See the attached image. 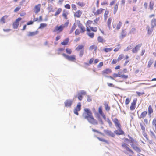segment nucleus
<instances>
[{
  "label": "nucleus",
  "instance_id": "48",
  "mask_svg": "<svg viewBox=\"0 0 156 156\" xmlns=\"http://www.w3.org/2000/svg\"><path fill=\"white\" fill-rule=\"evenodd\" d=\"M105 109L106 111H109L110 110V108L108 106L107 104L105 103Z\"/></svg>",
  "mask_w": 156,
  "mask_h": 156
},
{
  "label": "nucleus",
  "instance_id": "4",
  "mask_svg": "<svg viewBox=\"0 0 156 156\" xmlns=\"http://www.w3.org/2000/svg\"><path fill=\"white\" fill-rule=\"evenodd\" d=\"M69 24L68 22H66L64 24H62L60 26H56L55 28L53 31L55 32H58L60 33L62 32L64 29L66 27H67Z\"/></svg>",
  "mask_w": 156,
  "mask_h": 156
},
{
  "label": "nucleus",
  "instance_id": "41",
  "mask_svg": "<svg viewBox=\"0 0 156 156\" xmlns=\"http://www.w3.org/2000/svg\"><path fill=\"white\" fill-rule=\"evenodd\" d=\"M98 138L100 141L104 142L105 143L108 144H109L108 141L100 137H98Z\"/></svg>",
  "mask_w": 156,
  "mask_h": 156
},
{
  "label": "nucleus",
  "instance_id": "17",
  "mask_svg": "<svg viewBox=\"0 0 156 156\" xmlns=\"http://www.w3.org/2000/svg\"><path fill=\"white\" fill-rule=\"evenodd\" d=\"M41 6L40 4L36 5L34 8V12L36 14L38 13L40 11Z\"/></svg>",
  "mask_w": 156,
  "mask_h": 156
},
{
  "label": "nucleus",
  "instance_id": "29",
  "mask_svg": "<svg viewBox=\"0 0 156 156\" xmlns=\"http://www.w3.org/2000/svg\"><path fill=\"white\" fill-rule=\"evenodd\" d=\"M62 11V8H60L57 9L55 13L54 14V16H57L58 15L61 13Z\"/></svg>",
  "mask_w": 156,
  "mask_h": 156
},
{
  "label": "nucleus",
  "instance_id": "1",
  "mask_svg": "<svg viewBox=\"0 0 156 156\" xmlns=\"http://www.w3.org/2000/svg\"><path fill=\"white\" fill-rule=\"evenodd\" d=\"M83 115L89 123L93 125L98 124V121L94 118L91 111L88 108H84Z\"/></svg>",
  "mask_w": 156,
  "mask_h": 156
},
{
  "label": "nucleus",
  "instance_id": "62",
  "mask_svg": "<svg viewBox=\"0 0 156 156\" xmlns=\"http://www.w3.org/2000/svg\"><path fill=\"white\" fill-rule=\"evenodd\" d=\"M121 77L122 78H123V79H127L128 78V75H121Z\"/></svg>",
  "mask_w": 156,
  "mask_h": 156
},
{
  "label": "nucleus",
  "instance_id": "45",
  "mask_svg": "<svg viewBox=\"0 0 156 156\" xmlns=\"http://www.w3.org/2000/svg\"><path fill=\"white\" fill-rule=\"evenodd\" d=\"M113 48H106L104 49V51L106 53H107L111 51L112 50Z\"/></svg>",
  "mask_w": 156,
  "mask_h": 156
},
{
  "label": "nucleus",
  "instance_id": "5",
  "mask_svg": "<svg viewBox=\"0 0 156 156\" xmlns=\"http://www.w3.org/2000/svg\"><path fill=\"white\" fill-rule=\"evenodd\" d=\"M122 25V22L120 21H119L116 23H113L112 27L115 30H119L121 28Z\"/></svg>",
  "mask_w": 156,
  "mask_h": 156
},
{
  "label": "nucleus",
  "instance_id": "3",
  "mask_svg": "<svg viewBox=\"0 0 156 156\" xmlns=\"http://www.w3.org/2000/svg\"><path fill=\"white\" fill-rule=\"evenodd\" d=\"M130 139L129 142L131 143L130 145L132 148L137 152L140 153L141 152V150L140 148L136 145L134 144V143H137V142L132 137H130Z\"/></svg>",
  "mask_w": 156,
  "mask_h": 156
},
{
  "label": "nucleus",
  "instance_id": "35",
  "mask_svg": "<svg viewBox=\"0 0 156 156\" xmlns=\"http://www.w3.org/2000/svg\"><path fill=\"white\" fill-rule=\"evenodd\" d=\"M118 8V4H116L114 6L113 9V13L115 14L116 13Z\"/></svg>",
  "mask_w": 156,
  "mask_h": 156
},
{
  "label": "nucleus",
  "instance_id": "15",
  "mask_svg": "<svg viewBox=\"0 0 156 156\" xmlns=\"http://www.w3.org/2000/svg\"><path fill=\"white\" fill-rule=\"evenodd\" d=\"M86 94V92L83 90L81 91L80 93L78 94V98L79 100L81 101L82 100L83 96V95H85Z\"/></svg>",
  "mask_w": 156,
  "mask_h": 156
},
{
  "label": "nucleus",
  "instance_id": "16",
  "mask_svg": "<svg viewBox=\"0 0 156 156\" xmlns=\"http://www.w3.org/2000/svg\"><path fill=\"white\" fill-rule=\"evenodd\" d=\"M73 100L70 99H67L64 102L65 107H70L73 103Z\"/></svg>",
  "mask_w": 156,
  "mask_h": 156
},
{
  "label": "nucleus",
  "instance_id": "12",
  "mask_svg": "<svg viewBox=\"0 0 156 156\" xmlns=\"http://www.w3.org/2000/svg\"><path fill=\"white\" fill-rule=\"evenodd\" d=\"M112 120L116 127L117 128H120L121 127V125L118 119L115 118Z\"/></svg>",
  "mask_w": 156,
  "mask_h": 156
},
{
  "label": "nucleus",
  "instance_id": "38",
  "mask_svg": "<svg viewBox=\"0 0 156 156\" xmlns=\"http://www.w3.org/2000/svg\"><path fill=\"white\" fill-rule=\"evenodd\" d=\"M97 40L98 42L103 43L105 41L104 40L103 37L100 36H99L97 38Z\"/></svg>",
  "mask_w": 156,
  "mask_h": 156
},
{
  "label": "nucleus",
  "instance_id": "2",
  "mask_svg": "<svg viewBox=\"0 0 156 156\" xmlns=\"http://www.w3.org/2000/svg\"><path fill=\"white\" fill-rule=\"evenodd\" d=\"M93 22L92 20H88L85 23L87 34L91 38H94L95 35L94 33L96 32L98 30L97 27L90 26Z\"/></svg>",
  "mask_w": 156,
  "mask_h": 156
},
{
  "label": "nucleus",
  "instance_id": "42",
  "mask_svg": "<svg viewBox=\"0 0 156 156\" xmlns=\"http://www.w3.org/2000/svg\"><path fill=\"white\" fill-rule=\"evenodd\" d=\"M47 24L46 23H42L40 24V26L39 27V29H43L45 27H47Z\"/></svg>",
  "mask_w": 156,
  "mask_h": 156
},
{
  "label": "nucleus",
  "instance_id": "44",
  "mask_svg": "<svg viewBox=\"0 0 156 156\" xmlns=\"http://www.w3.org/2000/svg\"><path fill=\"white\" fill-rule=\"evenodd\" d=\"M94 60V58H91L89 60V63H85V64L87 66H88L89 64H91L93 63Z\"/></svg>",
  "mask_w": 156,
  "mask_h": 156
},
{
  "label": "nucleus",
  "instance_id": "13",
  "mask_svg": "<svg viewBox=\"0 0 156 156\" xmlns=\"http://www.w3.org/2000/svg\"><path fill=\"white\" fill-rule=\"evenodd\" d=\"M104 10V9L100 8L98 9L96 11L95 10L93 11V13L95 15L97 16L101 14L103 12Z\"/></svg>",
  "mask_w": 156,
  "mask_h": 156
},
{
  "label": "nucleus",
  "instance_id": "51",
  "mask_svg": "<svg viewBox=\"0 0 156 156\" xmlns=\"http://www.w3.org/2000/svg\"><path fill=\"white\" fill-rule=\"evenodd\" d=\"M153 63V61L152 60H150L148 61V65H147V67L148 68H150L151 65H152V64Z\"/></svg>",
  "mask_w": 156,
  "mask_h": 156
},
{
  "label": "nucleus",
  "instance_id": "31",
  "mask_svg": "<svg viewBox=\"0 0 156 156\" xmlns=\"http://www.w3.org/2000/svg\"><path fill=\"white\" fill-rule=\"evenodd\" d=\"M153 112V109L152 108V106L151 105H149L148 107V114L150 115Z\"/></svg>",
  "mask_w": 156,
  "mask_h": 156
},
{
  "label": "nucleus",
  "instance_id": "47",
  "mask_svg": "<svg viewBox=\"0 0 156 156\" xmlns=\"http://www.w3.org/2000/svg\"><path fill=\"white\" fill-rule=\"evenodd\" d=\"M140 126L141 129L142 130L143 132L145 131V127L144 125L142 123H140Z\"/></svg>",
  "mask_w": 156,
  "mask_h": 156
},
{
  "label": "nucleus",
  "instance_id": "63",
  "mask_svg": "<svg viewBox=\"0 0 156 156\" xmlns=\"http://www.w3.org/2000/svg\"><path fill=\"white\" fill-rule=\"evenodd\" d=\"M21 9L20 7H16L14 10V12H16L19 10Z\"/></svg>",
  "mask_w": 156,
  "mask_h": 156
},
{
  "label": "nucleus",
  "instance_id": "18",
  "mask_svg": "<svg viewBox=\"0 0 156 156\" xmlns=\"http://www.w3.org/2000/svg\"><path fill=\"white\" fill-rule=\"evenodd\" d=\"M126 29H122L120 33V35L119 36V37L120 39H122L126 36Z\"/></svg>",
  "mask_w": 156,
  "mask_h": 156
},
{
  "label": "nucleus",
  "instance_id": "7",
  "mask_svg": "<svg viewBox=\"0 0 156 156\" xmlns=\"http://www.w3.org/2000/svg\"><path fill=\"white\" fill-rule=\"evenodd\" d=\"M78 24V27L80 29V31L81 33H83L86 31V29L85 27L81 23L80 20H77L76 21Z\"/></svg>",
  "mask_w": 156,
  "mask_h": 156
},
{
  "label": "nucleus",
  "instance_id": "33",
  "mask_svg": "<svg viewBox=\"0 0 156 156\" xmlns=\"http://www.w3.org/2000/svg\"><path fill=\"white\" fill-rule=\"evenodd\" d=\"M109 11L107 10H106L104 12V20H106L108 18V16L109 14Z\"/></svg>",
  "mask_w": 156,
  "mask_h": 156
},
{
  "label": "nucleus",
  "instance_id": "59",
  "mask_svg": "<svg viewBox=\"0 0 156 156\" xmlns=\"http://www.w3.org/2000/svg\"><path fill=\"white\" fill-rule=\"evenodd\" d=\"M142 134L143 136L146 138L148 140V138L147 137V136L146 133H145V131L142 132Z\"/></svg>",
  "mask_w": 156,
  "mask_h": 156
},
{
  "label": "nucleus",
  "instance_id": "61",
  "mask_svg": "<svg viewBox=\"0 0 156 156\" xmlns=\"http://www.w3.org/2000/svg\"><path fill=\"white\" fill-rule=\"evenodd\" d=\"M101 4L102 5L104 6L108 5V3L107 1H104L101 2Z\"/></svg>",
  "mask_w": 156,
  "mask_h": 156
},
{
  "label": "nucleus",
  "instance_id": "46",
  "mask_svg": "<svg viewBox=\"0 0 156 156\" xmlns=\"http://www.w3.org/2000/svg\"><path fill=\"white\" fill-rule=\"evenodd\" d=\"M77 4L78 5H79L81 7H83L85 5V3L83 2H78L77 3Z\"/></svg>",
  "mask_w": 156,
  "mask_h": 156
},
{
  "label": "nucleus",
  "instance_id": "49",
  "mask_svg": "<svg viewBox=\"0 0 156 156\" xmlns=\"http://www.w3.org/2000/svg\"><path fill=\"white\" fill-rule=\"evenodd\" d=\"M124 57V55L123 54H121L117 58L118 61H120Z\"/></svg>",
  "mask_w": 156,
  "mask_h": 156
},
{
  "label": "nucleus",
  "instance_id": "43",
  "mask_svg": "<svg viewBox=\"0 0 156 156\" xmlns=\"http://www.w3.org/2000/svg\"><path fill=\"white\" fill-rule=\"evenodd\" d=\"M76 27V26L75 24H74L72 26V28L70 30V33L73 32Z\"/></svg>",
  "mask_w": 156,
  "mask_h": 156
},
{
  "label": "nucleus",
  "instance_id": "57",
  "mask_svg": "<svg viewBox=\"0 0 156 156\" xmlns=\"http://www.w3.org/2000/svg\"><path fill=\"white\" fill-rule=\"evenodd\" d=\"M80 33H81L80 31L78 29H76L75 32L76 35H79Z\"/></svg>",
  "mask_w": 156,
  "mask_h": 156
},
{
  "label": "nucleus",
  "instance_id": "30",
  "mask_svg": "<svg viewBox=\"0 0 156 156\" xmlns=\"http://www.w3.org/2000/svg\"><path fill=\"white\" fill-rule=\"evenodd\" d=\"M106 135L112 137H114L115 136L114 133L111 131L110 130L107 131L106 132Z\"/></svg>",
  "mask_w": 156,
  "mask_h": 156
},
{
  "label": "nucleus",
  "instance_id": "56",
  "mask_svg": "<svg viewBox=\"0 0 156 156\" xmlns=\"http://www.w3.org/2000/svg\"><path fill=\"white\" fill-rule=\"evenodd\" d=\"M136 93L137 95L140 96L142 95H143L145 94L144 91L142 92H136Z\"/></svg>",
  "mask_w": 156,
  "mask_h": 156
},
{
  "label": "nucleus",
  "instance_id": "52",
  "mask_svg": "<svg viewBox=\"0 0 156 156\" xmlns=\"http://www.w3.org/2000/svg\"><path fill=\"white\" fill-rule=\"evenodd\" d=\"M118 60L116 59H113L112 61L111 62V64H116L118 62H119Z\"/></svg>",
  "mask_w": 156,
  "mask_h": 156
},
{
  "label": "nucleus",
  "instance_id": "8",
  "mask_svg": "<svg viewBox=\"0 0 156 156\" xmlns=\"http://www.w3.org/2000/svg\"><path fill=\"white\" fill-rule=\"evenodd\" d=\"M22 20V18L20 17L18 18L12 24L13 27L14 29H17L19 25V22Z\"/></svg>",
  "mask_w": 156,
  "mask_h": 156
},
{
  "label": "nucleus",
  "instance_id": "14",
  "mask_svg": "<svg viewBox=\"0 0 156 156\" xmlns=\"http://www.w3.org/2000/svg\"><path fill=\"white\" fill-rule=\"evenodd\" d=\"M112 72V70L110 68H106L101 72V74L103 76H106L111 73Z\"/></svg>",
  "mask_w": 156,
  "mask_h": 156
},
{
  "label": "nucleus",
  "instance_id": "39",
  "mask_svg": "<svg viewBox=\"0 0 156 156\" xmlns=\"http://www.w3.org/2000/svg\"><path fill=\"white\" fill-rule=\"evenodd\" d=\"M97 46L95 45H93L90 46L89 49L90 50H94V51H96L97 49Z\"/></svg>",
  "mask_w": 156,
  "mask_h": 156
},
{
  "label": "nucleus",
  "instance_id": "54",
  "mask_svg": "<svg viewBox=\"0 0 156 156\" xmlns=\"http://www.w3.org/2000/svg\"><path fill=\"white\" fill-rule=\"evenodd\" d=\"M113 77L115 78H116L117 77H121V74H117V73H114L113 75Z\"/></svg>",
  "mask_w": 156,
  "mask_h": 156
},
{
  "label": "nucleus",
  "instance_id": "27",
  "mask_svg": "<svg viewBox=\"0 0 156 156\" xmlns=\"http://www.w3.org/2000/svg\"><path fill=\"white\" fill-rule=\"evenodd\" d=\"M84 45H79L76 47V50L79 51L80 50H84Z\"/></svg>",
  "mask_w": 156,
  "mask_h": 156
},
{
  "label": "nucleus",
  "instance_id": "55",
  "mask_svg": "<svg viewBox=\"0 0 156 156\" xmlns=\"http://www.w3.org/2000/svg\"><path fill=\"white\" fill-rule=\"evenodd\" d=\"M84 53V50H80L79 52V55L80 57H82Z\"/></svg>",
  "mask_w": 156,
  "mask_h": 156
},
{
  "label": "nucleus",
  "instance_id": "34",
  "mask_svg": "<svg viewBox=\"0 0 156 156\" xmlns=\"http://www.w3.org/2000/svg\"><path fill=\"white\" fill-rule=\"evenodd\" d=\"M147 34L149 35L151 34L154 28L151 27L150 28L149 26L147 27Z\"/></svg>",
  "mask_w": 156,
  "mask_h": 156
},
{
  "label": "nucleus",
  "instance_id": "10",
  "mask_svg": "<svg viewBox=\"0 0 156 156\" xmlns=\"http://www.w3.org/2000/svg\"><path fill=\"white\" fill-rule=\"evenodd\" d=\"M142 45V44L140 43L136 45L135 47L133 48L132 50V53H137L138 51L140 49Z\"/></svg>",
  "mask_w": 156,
  "mask_h": 156
},
{
  "label": "nucleus",
  "instance_id": "25",
  "mask_svg": "<svg viewBox=\"0 0 156 156\" xmlns=\"http://www.w3.org/2000/svg\"><path fill=\"white\" fill-rule=\"evenodd\" d=\"M39 33V31L36 30L34 32H30L28 33L27 36L28 37L33 36Z\"/></svg>",
  "mask_w": 156,
  "mask_h": 156
},
{
  "label": "nucleus",
  "instance_id": "50",
  "mask_svg": "<svg viewBox=\"0 0 156 156\" xmlns=\"http://www.w3.org/2000/svg\"><path fill=\"white\" fill-rule=\"evenodd\" d=\"M66 51L67 54L69 55L71 54L72 52L71 49L69 48L66 49Z\"/></svg>",
  "mask_w": 156,
  "mask_h": 156
},
{
  "label": "nucleus",
  "instance_id": "53",
  "mask_svg": "<svg viewBox=\"0 0 156 156\" xmlns=\"http://www.w3.org/2000/svg\"><path fill=\"white\" fill-rule=\"evenodd\" d=\"M71 7L73 10L76 11L77 9V7L76 5L74 4H72L71 5Z\"/></svg>",
  "mask_w": 156,
  "mask_h": 156
},
{
  "label": "nucleus",
  "instance_id": "20",
  "mask_svg": "<svg viewBox=\"0 0 156 156\" xmlns=\"http://www.w3.org/2000/svg\"><path fill=\"white\" fill-rule=\"evenodd\" d=\"M147 114V112L146 111H143L141 114L138 115V118L140 119H144L146 117Z\"/></svg>",
  "mask_w": 156,
  "mask_h": 156
},
{
  "label": "nucleus",
  "instance_id": "11",
  "mask_svg": "<svg viewBox=\"0 0 156 156\" xmlns=\"http://www.w3.org/2000/svg\"><path fill=\"white\" fill-rule=\"evenodd\" d=\"M122 146L123 148L126 149L127 151L129 152H130L132 153H134L133 151L128 147L129 145L125 143H122Z\"/></svg>",
  "mask_w": 156,
  "mask_h": 156
},
{
  "label": "nucleus",
  "instance_id": "23",
  "mask_svg": "<svg viewBox=\"0 0 156 156\" xmlns=\"http://www.w3.org/2000/svg\"><path fill=\"white\" fill-rule=\"evenodd\" d=\"M112 22V18L111 17H109L106 22V24L108 29L110 30L111 29V23Z\"/></svg>",
  "mask_w": 156,
  "mask_h": 156
},
{
  "label": "nucleus",
  "instance_id": "58",
  "mask_svg": "<svg viewBox=\"0 0 156 156\" xmlns=\"http://www.w3.org/2000/svg\"><path fill=\"white\" fill-rule=\"evenodd\" d=\"M99 20H100V18L98 17L96 18L94 20V22L95 23L97 24H98V22Z\"/></svg>",
  "mask_w": 156,
  "mask_h": 156
},
{
  "label": "nucleus",
  "instance_id": "36",
  "mask_svg": "<svg viewBox=\"0 0 156 156\" xmlns=\"http://www.w3.org/2000/svg\"><path fill=\"white\" fill-rule=\"evenodd\" d=\"M68 14V13L65 10H64L62 15V16L66 19L67 20V15Z\"/></svg>",
  "mask_w": 156,
  "mask_h": 156
},
{
  "label": "nucleus",
  "instance_id": "19",
  "mask_svg": "<svg viewBox=\"0 0 156 156\" xmlns=\"http://www.w3.org/2000/svg\"><path fill=\"white\" fill-rule=\"evenodd\" d=\"M82 11L80 10H78L74 14V16L77 18H80L82 14Z\"/></svg>",
  "mask_w": 156,
  "mask_h": 156
},
{
  "label": "nucleus",
  "instance_id": "21",
  "mask_svg": "<svg viewBox=\"0 0 156 156\" xmlns=\"http://www.w3.org/2000/svg\"><path fill=\"white\" fill-rule=\"evenodd\" d=\"M98 112L99 114L101 115L104 119H106V116L105 115L103 112L102 110V107L101 106H100L98 108Z\"/></svg>",
  "mask_w": 156,
  "mask_h": 156
},
{
  "label": "nucleus",
  "instance_id": "22",
  "mask_svg": "<svg viewBox=\"0 0 156 156\" xmlns=\"http://www.w3.org/2000/svg\"><path fill=\"white\" fill-rule=\"evenodd\" d=\"M118 129L115 130V133L117 135H123L124 134V132L121 129V127L120 128H118Z\"/></svg>",
  "mask_w": 156,
  "mask_h": 156
},
{
  "label": "nucleus",
  "instance_id": "28",
  "mask_svg": "<svg viewBox=\"0 0 156 156\" xmlns=\"http://www.w3.org/2000/svg\"><path fill=\"white\" fill-rule=\"evenodd\" d=\"M69 42V38H67L64 40L63 42L61 43V44L63 45H67Z\"/></svg>",
  "mask_w": 156,
  "mask_h": 156
},
{
  "label": "nucleus",
  "instance_id": "64",
  "mask_svg": "<svg viewBox=\"0 0 156 156\" xmlns=\"http://www.w3.org/2000/svg\"><path fill=\"white\" fill-rule=\"evenodd\" d=\"M64 7L68 9H70V5L69 4H67L65 5Z\"/></svg>",
  "mask_w": 156,
  "mask_h": 156
},
{
  "label": "nucleus",
  "instance_id": "37",
  "mask_svg": "<svg viewBox=\"0 0 156 156\" xmlns=\"http://www.w3.org/2000/svg\"><path fill=\"white\" fill-rule=\"evenodd\" d=\"M154 5V2L150 1L149 4V8L150 10H152L153 9V6Z\"/></svg>",
  "mask_w": 156,
  "mask_h": 156
},
{
  "label": "nucleus",
  "instance_id": "26",
  "mask_svg": "<svg viewBox=\"0 0 156 156\" xmlns=\"http://www.w3.org/2000/svg\"><path fill=\"white\" fill-rule=\"evenodd\" d=\"M151 27L154 28L156 27V19L154 18L152 20L151 23Z\"/></svg>",
  "mask_w": 156,
  "mask_h": 156
},
{
  "label": "nucleus",
  "instance_id": "24",
  "mask_svg": "<svg viewBox=\"0 0 156 156\" xmlns=\"http://www.w3.org/2000/svg\"><path fill=\"white\" fill-rule=\"evenodd\" d=\"M136 101L135 100H133V102L131 104V105L130 106V109L131 111L134 110L136 108Z\"/></svg>",
  "mask_w": 156,
  "mask_h": 156
},
{
  "label": "nucleus",
  "instance_id": "32",
  "mask_svg": "<svg viewBox=\"0 0 156 156\" xmlns=\"http://www.w3.org/2000/svg\"><path fill=\"white\" fill-rule=\"evenodd\" d=\"M8 17V16L7 15L4 16L1 18L0 22L3 23H5V20Z\"/></svg>",
  "mask_w": 156,
  "mask_h": 156
},
{
  "label": "nucleus",
  "instance_id": "6",
  "mask_svg": "<svg viewBox=\"0 0 156 156\" xmlns=\"http://www.w3.org/2000/svg\"><path fill=\"white\" fill-rule=\"evenodd\" d=\"M62 55L68 61L71 62H75L76 60V56L74 55H68L65 53H63Z\"/></svg>",
  "mask_w": 156,
  "mask_h": 156
},
{
  "label": "nucleus",
  "instance_id": "40",
  "mask_svg": "<svg viewBox=\"0 0 156 156\" xmlns=\"http://www.w3.org/2000/svg\"><path fill=\"white\" fill-rule=\"evenodd\" d=\"M152 125L154 126L155 131H156V118H154L152 122Z\"/></svg>",
  "mask_w": 156,
  "mask_h": 156
},
{
  "label": "nucleus",
  "instance_id": "60",
  "mask_svg": "<svg viewBox=\"0 0 156 156\" xmlns=\"http://www.w3.org/2000/svg\"><path fill=\"white\" fill-rule=\"evenodd\" d=\"M130 100L128 98H126L125 100V103L126 105H128L130 102Z\"/></svg>",
  "mask_w": 156,
  "mask_h": 156
},
{
  "label": "nucleus",
  "instance_id": "9",
  "mask_svg": "<svg viewBox=\"0 0 156 156\" xmlns=\"http://www.w3.org/2000/svg\"><path fill=\"white\" fill-rule=\"evenodd\" d=\"M81 108V104L80 103H78L76 106L74 108L73 112L75 114L77 115H78L79 113L78 112L80 111Z\"/></svg>",
  "mask_w": 156,
  "mask_h": 156
}]
</instances>
